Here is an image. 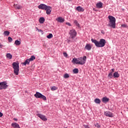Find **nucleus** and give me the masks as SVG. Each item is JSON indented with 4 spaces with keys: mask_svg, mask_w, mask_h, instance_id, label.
<instances>
[{
    "mask_svg": "<svg viewBox=\"0 0 128 128\" xmlns=\"http://www.w3.org/2000/svg\"><path fill=\"white\" fill-rule=\"evenodd\" d=\"M64 78V75H63Z\"/></svg>",
    "mask_w": 128,
    "mask_h": 128,
    "instance_id": "nucleus-46",
    "label": "nucleus"
},
{
    "mask_svg": "<svg viewBox=\"0 0 128 128\" xmlns=\"http://www.w3.org/2000/svg\"><path fill=\"white\" fill-rule=\"evenodd\" d=\"M38 32H42V30H38Z\"/></svg>",
    "mask_w": 128,
    "mask_h": 128,
    "instance_id": "nucleus-44",
    "label": "nucleus"
},
{
    "mask_svg": "<svg viewBox=\"0 0 128 128\" xmlns=\"http://www.w3.org/2000/svg\"><path fill=\"white\" fill-rule=\"evenodd\" d=\"M30 59H26L25 60V62L23 63V64L24 66H26V64H30Z\"/></svg>",
    "mask_w": 128,
    "mask_h": 128,
    "instance_id": "nucleus-18",
    "label": "nucleus"
},
{
    "mask_svg": "<svg viewBox=\"0 0 128 128\" xmlns=\"http://www.w3.org/2000/svg\"><path fill=\"white\" fill-rule=\"evenodd\" d=\"M108 100H110V99L106 97H104L102 99V101L103 102H108Z\"/></svg>",
    "mask_w": 128,
    "mask_h": 128,
    "instance_id": "nucleus-20",
    "label": "nucleus"
},
{
    "mask_svg": "<svg viewBox=\"0 0 128 128\" xmlns=\"http://www.w3.org/2000/svg\"><path fill=\"white\" fill-rule=\"evenodd\" d=\"M72 64H78V62H80V60L78 58H74L72 61Z\"/></svg>",
    "mask_w": 128,
    "mask_h": 128,
    "instance_id": "nucleus-13",
    "label": "nucleus"
},
{
    "mask_svg": "<svg viewBox=\"0 0 128 128\" xmlns=\"http://www.w3.org/2000/svg\"><path fill=\"white\" fill-rule=\"evenodd\" d=\"M15 8H16V10H20V8H22V6L18 4H16L15 6Z\"/></svg>",
    "mask_w": 128,
    "mask_h": 128,
    "instance_id": "nucleus-27",
    "label": "nucleus"
},
{
    "mask_svg": "<svg viewBox=\"0 0 128 128\" xmlns=\"http://www.w3.org/2000/svg\"><path fill=\"white\" fill-rule=\"evenodd\" d=\"M94 102H96V104H100V100L98 98H96L94 100Z\"/></svg>",
    "mask_w": 128,
    "mask_h": 128,
    "instance_id": "nucleus-25",
    "label": "nucleus"
},
{
    "mask_svg": "<svg viewBox=\"0 0 128 128\" xmlns=\"http://www.w3.org/2000/svg\"><path fill=\"white\" fill-rule=\"evenodd\" d=\"M44 18L41 17L39 19V22H40V24H44Z\"/></svg>",
    "mask_w": 128,
    "mask_h": 128,
    "instance_id": "nucleus-21",
    "label": "nucleus"
},
{
    "mask_svg": "<svg viewBox=\"0 0 128 128\" xmlns=\"http://www.w3.org/2000/svg\"><path fill=\"white\" fill-rule=\"evenodd\" d=\"M6 57L7 58H9V60H12V55L10 53H8L6 54Z\"/></svg>",
    "mask_w": 128,
    "mask_h": 128,
    "instance_id": "nucleus-22",
    "label": "nucleus"
},
{
    "mask_svg": "<svg viewBox=\"0 0 128 128\" xmlns=\"http://www.w3.org/2000/svg\"><path fill=\"white\" fill-rule=\"evenodd\" d=\"M114 72V68L112 69V72H112V73L113 74V72Z\"/></svg>",
    "mask_w": 128,
    "mask_h": 128,
    "instance_id": "nucleus-40",
    "label": "nucleus"
},
{
    "mask_svg": "<svg viewBox=\"0 0 128 128\" xmlns=\"http://www.w3.org/2000/svg\"><path fill=\"white\" fill-rule=\"evenodd\" d=\"M14 44H16V46H20V41L16 40L14 42Z\"/></svg>",
    "mask_w": 128,
    "mask_h": 128,
    "instance_id": "nucleus-26",
    "label": "nucleus"
},
{
    "mask_svg": "<svg viewBox=\"0 0 128 128\" xmlns=\"http://www.w3.org/2000/svg\"><path fill=\"white\" fill-rule=\"evenodd\" d=\"M51 88V90H58V88L56 87V86H54Z\"/></svg>",
    "mask_w": 128,
    "mask_h": 128,
    "instance_id": "nucleus-32",
    "label": "nucleus"
},
{
    "mask_svg": "<svg viewBox=\"0 0 128 128\" xmlns=\"http://www.w3.org/2000/svg\"><path fill=\"white\" fill-rule=\"evenodd\" d=\"M14 120H16V122H18V119L16 118H14Z\"/></svg>",
    "mask_w": 128,
    "mask_h": 128,
    "instance_id": "nucleus-42",
    "label": "nucleus"
},
{
    "mask_svg": "<svg viewBox=\"0 0 128 128\" xmlns=\"http://www.w3.org/2000/svg\"><path fill=\"white\" fill-rule=\"evenodd\" d=\"M73 72L74 74H78V69L74 68L73 70Z\"/></svg>",
    "mask_w": 128,
    "mask_h": 128,
    "instance_id": "nucleus-31",
    "label": "nucleus"
},
{
    "mask_svg": "<svg viewBox=\"0 0 128 128\" xmlns=\"http://www.w3.org/2000/svg\"><path fill=\"white\" fill-rule=\"evenodd\" d=\"M91 41L93 44H94L95 46L97 48H104V46H106V42L104 39H101L100 40V42L94 40V38L91 39Z\"/></svg>",
    "mask_w": 128,
    "mask_h": 128,
    "instance_id": "nucleus-1",
    "label": "nucleus"
},
{
    "mask_svg": "<svg viewBox=\"0 0 128 128\" xmlns=\"http://www.w3.org/2000/svg\"><path fill=\"white\" fill-rule=\"evenodd\" d=\"M76 10H78V12H84V9L80 6H78L76 7Z\"/></svg>",
    "mask_w": 128,
    "mask_h": 128,
    "instance_id": "nucleus-16",
    "label": "nucleus"
},
{
    "mask_svg": "<svg viewBox=\"0 0 128 128\" xmlns=\"http://www.w3.org/2000/svg\"><path fill=\"white\" fill-rule=\"evenodd\" d=\"M70 36H71V40H68V42H72V40L75 38L76 36V31L74 29L70 30L69 32Z\"/></svg>",
    "mask_w": 128,
    "mask_h": 128,
    "instance_id": "nucleus-4",
    "label": "nucleus"
},
{
    "mask_svg": "<svg viewBox=\"0 0 128 128\" xmlns=\"http://www.w3.org/2000/svg\"><path fill=\"white\" fill-rule=\"evenodd\" d=\"M12 66L14 74H16V76H18V72H20V64L14 62L12 64Z\"/></svg>",
    "mask_w": 128,
    "mask_h": 128,
    "instance_id": "nucleus-3",
    "label": "nucleus"
},
{
    "mask_svg": "<svg viewBox=\"0 0 128 128\" xmlns=\"http://www.w3.org/2000/svg\"><path fill=\"white\" fill-rule=\"evenodd\" d=\"M10 32L6 30L4 32L3 34L4 36H10Z\"/></svg>",
    "mask_w": 128,
    "mask_h": 128,
    "instance_id": "nucleus-19",
    "label": "nucleus"
},
{
    "mask_svg": "<svg viewBox=\"0 0 128 128\" xmlns=\"http://www.w3.org/2000/svg\"><path fill=\"white\" fill-rule=\"evenodd\" d=\"M94 126L96 128H100V125L96 123V124H94Z\"/></svg>",
    "mask_w": 128,
    "mask_h": 128,
    "instance_id": "nucleus-34",
    "label": "nucleus"
},
{
    "mask_svg": "<svg viewBox=\"0 0 128 128\" xmlns=\"http://www.w3.org/2000/svg\"><path fill=\"white\" fill-rule=\"evenodd\" d=\"M56 20L58 22H64V18L59 17L56 18Z\"/></svg>",
    "mask_w": 128,
    "mask_h": 128,
    "instance_id": "nucleus-15",
    "label": "nucleus"
},
{
    "mask_svg": "<svg viewBox=\"0 0 128 128\" xmlns=\"http://www.w3.org/2000/svg\"><path fill=\"white\" fill-rule=\"evenodd\" d=\"M84 126L85 128H90V126H88V125H84Z\"/></svg>",
    "mask_w": 128,
    "mask_h": 128,
    "instance_id": "nucleus-37",
    "label": "nucleus"
},
{
    "mask_svg": "<svg viewBox=\"0 0 128 128\" xmlns=\"http://www.w3.org/2000/svg\"><path fill=\"white\" fill-rule=\"evenodd\" d=\"M122 26L123 28H126V24H122Z\"/></svg>",
    "mask_w": 128,
    "mask_h": 128,
    "instance_id": "nucleus-43",
    "label": "nucleus"
},
{
    "mask_svg": "<svg viewBox=\"0 0 128 128\" xmlns=\"http://www.w3.org/2000/svg\"><path fill=\"white\" fill-rule=\"evenodd\" d=\"M112 72H110V73H109V74H108V78H112V76H114V75L112 76Z\"/></svg>",
    "mask_w": 128,
    "mask_h": 128,
    "instance_id": "nucleus-30",
    "label": "nucleus"
},
{
    "mask_svg": "<svg viewBox=\"0 0 128 128\" xmlns=\"http://www.w3.org/2000/svg\"><path fill=\"white\" fill-rule=\"evenodd\" d=\"M64 56L65 58H68V54H66V52H64Z\"/></svg>",
    "mask_w": 128,
    "mask_h": 128,
    "instance_id": "nucleus-36",
    "label": "nucleus"
},
{
    "mask_svg": "<svg viewBox=\"0 0 128 128\" xmlns=\"http://www.w3.org/2000/svg\"><path fill=\"white\" fill-rule=\"evenodd\" d=\"M104 114L106 116H108V118H114V114L110 112L106 111L105 112Z\"/></svg>",
    "mask_w": 128,
    "mask_h": 128,
    "instance_id": "nucleus-9",
    "label": "nucleus"
},
{
    "mask_svg": "<svg viewBox=\"0 0 128 128\" xmlns=\"http://www.w3.org/2000/svg\"><path fill=\"white\" fill-rule=\"evenodd\" d=\"M0 64H1V63H0Z\"/></svg>",
    "mask_w": 128,
    "mask_h": 128,
    "instance_id": "nucleus-47",
    "label": "nucleus"
},
{
    "mask_svg": "<svg viewBox=\"0 0 128 128\" xmlns=\"http://www.w3.org/2000/svg\"><path fill=\"white\" fill-rule=\"evenodd\" d=\"M8 40L9 42H12V38L10 37H8Z\"/></svg>",
    "mask_w": 128,
    "mask_h": 128,
    "instance_id": "nucleus-35",
    "label": "nucleus"
},
{
    "mask_svg": "<svg viewBox=\"0 0 128 128\" xmlns=\"http://www.w3.org/2000/svg\"><path fill=\"white\" fill-rule=\"evenodd\" d=\"M66 24H67V26H70V22H66Z\"/></svg>",
    "mask_w": 128,
    "mask_h": 128,
    "instance_id": "nucleus-39",
    "label": "nucleus"
},
{
    "mask_svg": "<svg viewBox=\"0 0 128 128\" xmlns=\"http://www.w3.org/2000/svg\"><path fill=\"white\" fill-rule=\"evenodd\" d=\"M70 78V75H68V74H64V78Z\"/></svg>",
    "mask_w": 128,
    "mask_h": 128,
    "instance_id": "nucleus-33",
    "label": "nucleus"
},
{
    "mask_svg": "<svg viewBox=\"0 0 128 128\" xmlns=\"http://www.w3.org/2000/svg\"><path fill=\"white\" fill-rule=\"evenodd\" d=\"M79 59V62L78 64H86V56H84L82 58V57H80L78 58Z\"/></svg>",
    "mask_w": 128,
    "mask_h": 128,
    "instance_id": "nucleus-7",
    "label": "nucleus"
},
{
    "mask_svg": "<svg viewBox=\"0 0 128 128\" xmlns=\"http://www.w3.org/2000/svg\"><path fill=\"white\" fill-rule=\"evenodd\" d=\"M74 24L78 26V28H80V24L76 20H74Z\"/></svg>",
    "mask_w": 128,
    "mask_h": 128,
    "instance_id": "nucleus-29",
    "label": "nucleus"
},
{
    "mask_svg": "<svg viewBox=\"0 0 128 128\" xmlns=\"http://www.w3.org/2000/svg\"><path fill=\"white\" fill-rule=\"evenodd\" d=\"M47 6H48L46 5L45 4H42L38 6V8H39V10H45Z\"/></svg>",
    "mask_w": 128,
    "mask_h": 128,
    "instance_id": "nucleus-11",
    "label": "nucleus"
},
{
    "mask_svg": "<svg viewBox=\"0 0 128 128\" xmlns=\"http://www.w3.org/2000/svg\"><path fill=\"white\" fill-rule=\"evenodd\" d=\"M12 126L14 128H20V124L16 122H13L12 124Z\"/></svg>",
    "mask_w": 128,
    "mask_h": 128,
    "instance_id": "nucleus-12",
    "label": "nucleus"
},
{
    "mask_svg": "<svg viewBox=\"0 0 128 128\" xmlns=\"http://www.w3.org/2000/svg\"><path fill=\"white\" fill-rule=\"evenodd\" d=\"M108 18L109 20V24H108V26L112 28H116V18L113 16H109Z\"/></svg>",
    "mask_w": 128,
    "mask_h": 128,
    "instance_id": "nucleus-2",
    "label": "nucleus"
},
{
    "mask_svg": "<svg viewBox=\"0 0 128 128\" xmlns=\"http://www.w3.org/2000/svg\"><path fill=\"white\" fill-rule=\"evenodd\" d=\"M63 54L64 56V52H63Z\"/></svg>",
    "mask_w": 128,
    "mask_h": 128,
    "instance_id": "nucleus-45",
    "label": "nucleus"
},
{
    "mask_svg": "<svg viewBox=\"0 0 128 128\" xmlns=\"http://www.w3.org/2000/svg\"><path fill=\"white\" fill-rule=\"evenodd\" d=\"M2 46H4L0 44V48H2Z\"/></svg>",
    "mask_w": 128,
    "mask_h": 128,
    "instance_id": "nucleus-41",
    "label": "nucleus"
},
{
    "mask_svg": "<svg viewBox=\"0 0 128 128\" xmlns=\"http://www.w3.org/2000/svg\"><path fill=\"white\" fill-rule=\"evenodd\" d=\"M45 10H46V14H50L52 12V7L48 6L46 7Z\"/></svg>",
    "mask_w": 128,
    "mask_h": 128,
    "instance_id": "nucleus-10",
    "label": "nucleus"
},
{
    "mask_svg": "<svg viewBox=\"0 0 128 128\" xmlns=\"http://www.w3.org/2000/svg\"><path fill=\"white\" fill-rule=\"evenodd\" d=\"M54 36L52 34H50L46 36L47 38H52Z\"/></svg>",
    "mask_w": 128,
    "mask_h": 128,
    "instance_id": "nucleus-28",
    "label": "nucleus"
},
{
    "mask_svg": "<svg viewBox=\"0 0 128 128\" xmlns=\"http://www.w3.org/2000/svg\"><path fill=\"white\" fill-rule=\"evenodd\" d=\"M36 60V56H31V57L29 58L30 62H32V60Z\"/></svg>",
    "mask_w": 128,
    "mask_h": 128,
    "instance_id": "nucleus-24",
    "label": "nucleus"
},
{
    "mask_svg": "<svg viewBox=\"0 0 128 128\" xmlns=\"http://www.w3.org/2000/svg\"><path fill=\"white\" fill-rule=\"evenodd\" d=\"M102 3L100 2L96 4V6L98 8H102Z\"/></svg>",
    "mask_w": 128,
    "mask_h": 128,
    "instance_id": "nucleus-17",
    "label": "nucleus"
},
{
    "mask_svg": "<svg viewBox=\"0 0 128 128\" xmlns=\"http://www.w3.org/2000/svg\"><path fill=\"white\" fill-rule=\"evenodd\" d=\"M34 96L36 98H42L44 100H46V97L40 92H36Z\"/></svg>",
    "mask_w": 128,
    "mask_h": 128,
    "instance_id": "nucleus-5",
    "label": "nucleus"
},
{
    "mask_svg": "<svg viewBox=\"0 0 128 128\" xmlns=\"http://www.w3.org/2000/svg\"><path fill=\"white\" fill-rule=\"evenodd\" d=\"M84 48L87 50H92V45L90 44H86Z\"/></svg>",
    "mask_w": 128,
    "mask_h": 128,
    "instance_id": "nucleus-14",
    "label": "nucleus"
},
{
    "mask_svg": "<svg viewBox=\"0 0 128 128\" xmlns=\"http://www.w3.org/2000/svg\"><path fill=\"white\" fill-rule=\"evenodd\" d=\"M36 116L42 120H44V122H46V120H48V118H46V116L44 114H36Z\"/></svg>",
    "mask_w": 128,
    "mask_h": 128,
    "instance_id": "nucleus-8",
    "label": "nucleus"
},
{
    "mask_svg": "<svg viewBox=\"0 0 128 128\" xmlns=\"http://www.w3.org/2000/svg\"><path fill=\"white\" fill-rule=\"evenodd\" d=\"M8 86L6 84V82H0V90H6Z\"/></svg>",
    "mask_w": 128,
    "mask_h": 128,
    "instance_id": "nucleus-6",
    "label": "nucleus"
},
{
    "mask_svg": "<svg viewBox=\"0 0 128 128\" xmlns=\"http://www.w3.org/2000/svg\"><path fill=\"white\" fill-rule=\"evenodd\" d=\"M4 116V114L2 112H0V118H2Z\"/></svg>",
    "mask_w": 128,
    "mask_h": 128,
    "instance_id": "nucleus-38",
    "label": "nucleus"
},
{
    "mask_svg": "<svg viewBox=\"0 0 128 128\" xmlns=\"http://www.w3.org/2000/svg\"><path fill=\"white\" fill-rule=\"evenodd\" d=\"M113 76H114V78H120V74H118V72H115Z\"/></svg>",
    "mask_w": 128,
    "mask_h": 128,
    "instance_id": "nucleus-23",
    "label": "nucleus"
}]
</instances>
